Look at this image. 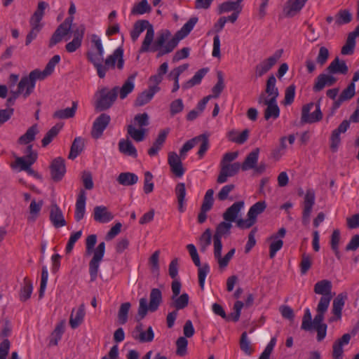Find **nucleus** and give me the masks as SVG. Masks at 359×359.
Returning a JSON list of instances; mask_svg holds the SVG:
<instances>
[{"label":"nucleus","mask_w":359,"mask_h":359,"mask_svg":"<svg viewBox=\"0 0 359 359\" xmlns=\"http://www.w3.org/2000/svg\"><path fill=\"white\" fill-rule=\"evenodd\" d=\"M197 21L198 18L196 17L190 18L175 34V36L168 41H167L170 36V33L168 32L161 33L158 35L153 44L152 42L154 37V30L153 26L149 25L140 47V53L157 51L158 57L171 53L177 46L179 41L188 36V34L191 32Z\"/></svg>","instance_id":"obj_1"},{"label":"nucleus","mask_w":359,"mask_h":359,"mask_svg":"<svg viewBox=\"0 0 359 359\" xmlns=\"http://www.w3.org/2000/svg\"><path fill=\"white\" fill-rule=\"evenodd\" d=\"M103 56L104 53L100 55V52L98 51H90L87 53L88 60L94 65L100 78L105 76L106 72L109 69L114 68L116 62L117 67L119 69L123 67V50L121 48H116L111 55H109L104 61V65L102 63Z\"/></svg>","instance_id":"obj_2"},{"label":"nucleus","mask_w":359,"mask_h":359,"mask_svg":"<svg viewBox=\"0 0 359 359\" xmlns=\"http://www.w3.org/2000/svg\"><path fill=\"white\" fill-rule=\"evenodd\" d=\"M60 61V55H55L49 60L43 70L36 69L32 71L28 76H23L18 83V90L33 89L35 87L36 81L43 80L50 75Z\"/></svg>","instance_id":"obj_3"},{"label":"nucleus","mask_w":359,"mask_h":359,"mask_svg":"<svg viewBox=\"0 0 359 359\" xmlns=\"http://www.w3.org/2000/svg\"><path fill=\"white\" fill-rule=\"evenodd\" d=\"M97 242V236L95 234L90 235L86 241V252L90 255L93 252V257L89 263V273L91 281L95 280L97 276L100 264L102 262L105 252V243L101 242L93 250Z\"/></svg>","instance_id":"obj_4"},{"label":"nucleus","mask_w":359,"mask_h":359,"mask_svg":"<svg viewBox=\"0 0 359 359\" xmlns=\"http://www.w3.org/2000/svg\"><path fill=\"white\" fill-rule=\"evenodd\" d=\"M76 6L73 1H70V6L68 11L69 16L67 18L65 21L61 23L53 34L52 35L48 46L53 47L57 43H60L66 36H67L71 30L72 22L74 21L73 15L76 13Z\"/></svg>","instance_id":"obj_5"},{"label":"nucleus","mask_w":359,"mask_h":359,"mask_svg":"<svg viewBox=\"0 0 359 359\" xmlns=\"http://www.w3.org/2000/svg\"><path fill=\"white\" fill-rule=\"evenodd\" d=\"M323 116L320 109V100H319L316 102H309L302 107L301 122L309 124L317 123L322 120Z\"/></svg>","instance_id":"obj_6"},{"label":"nucleus","mask_w":359,"mask_h":359,"mask_svg":"<svg viewBox=\"0 0 359 359\" xmlns=\"http://www.w3.org/2000/svg\"><path fill=\"white\" fill-rule=\"evenodd\" d=\"M266 208V203L264 201H258L252 205L248 212L247 219H238L236 224L240 229H249L257 222V217L262 214Z\"/></svg>","instance_id":"obj_7"},{"label":"nucleus","mask_w":359,"mask_h":359,"mask_svg":"<svg viewBox=\"0 0 359 359\" xmlns=\"http://www.w3.org/2000/svg\"><path fill=\"white\" fill-rule=\"evenodd\" d=\"M332 284L329 280H322L318 281L313 288V291L317 294H320L322 297L320 299L318 304L322 302L325 303V305H329L334 296L332 293Z\"/></svg>","instance_id":"obj_8"},{"label":"nucleus","mask_w":359,"mask_h":359,"mask_svg":"<svg viewBox=\"0 0 359 359\" xmlns=\"http://www.w3.org/2000/svg\"><path fill=\"white\" fill-rule=\"evenodd\" d=\"M283 50H277L271 56L260 62L255 67L256 76H262L268 72L281 57Z\"/></svg>","instance_id":"obj_9"},{"label":"nucleus","mask_w":359,"mask_h":359,"mask_svg":"<svg viewBox=\"0 0 359 359\" xmlns=\"http://www.w3.org/2000/svg\"><path fill=\"white\" fill-rule=\"evenodd\" d=\"M117 97L116 91H97L95 94V107L99 111L109 108Z\"/></svg>","instance_id":"obj_10"},{"label":"nucleus","mask_w":359,"mask_h":359,"mask_svg":"<svg viewBox=\"0 0 359 359\" xmlns=\"http://www.w3.org/2000/svg\"><path fill=\"white\" fill-rule=\"evenodd\" d=\"M241 169V163L238 162L220 165V172L217 177V182L219 184L226 182L229 177L236 175Z\"/></svg>","instance_id":"obj_11"},{"label":"nucleus","mask_w":359,"mask_h":359,"mask_svg":"<svg viewBox=\"0 0 359 359\" xmlns=\"http://www.w3.org/2000/svg\"><path fill=\"white\" fill-rule=\"evenodd\" d=\"M111 118L107 114H100L93 122L91 135L94 139L100 138L108 126Z\"/></svg>","instance_id":"obj_12"},{"label":"nucleus","mask_w":359,"mask_h":359,"mask_svg":"<svg viewBox=\"0 0 359 359\" xmlns=\"http://www.w3.org/2000/svg\"><path fill=\"white\" fill-rule=\"evenodd\" d=\"M315 192L313 189H308L306 192L304 200V210L302 221L306 224L309 222V218L315 203Z\"/></svg>","instance_id":"obj_13"},{"label":"nucleus","mask_w":359,"mask_h":359,"mask_svg":"<svg viewBox=\"0 0 359 359\" xmlns=\"http://www.w3.org/2000/svg\"><path fill=\"white\" fill-rule=\"evenodd\" d=\"M50 168L52 179L55 182L60 181L66 172L65 160L60 157L55 158Z\"/></svg>","instance_id":"obj_14"},{"label":"nucleus","mask_w":359,"mask_h":359,"mask_svg":"<svg viewBox=\"0 0 359 359\" xmlns=\"http://www.w3.org/2000/svg\"><path fill=\"white\" fill-rule=\"evenodd\" d=\"M232 227L231 222L224 221L220 222L213 236V245H217L219 249L222 244V238L223 236H227L231 233V229Z\"/></svg>","instance_id":"obj_15"},{"label":"nucleus","mask_w":359,"mask_h":359,"mask_svg":"<svg viewBox=\"0 0 359 359\" xmlns=\"http://www.w3.org/2000/svg\"><path fill=\"white\" fill-rule=\"evenodd\" d=\"M182 157L177 153L171 151L168 154V163L171 171L178 177H181L184 173L182 166Z\"/></svg>","instance_id":"obj_16"},{"label":"nucleus","mask_w":359,"mask_h":359,"mask_svg":"<svg viewBox=\"0 0 359 359\" xmlns=\"http://www.w3.org/2000/svg\"><path fill=\"white\" fill-rule=\"evenodd\" d=\"M346 299L347 294L346 293H340L333 300L332 313H333L334 316L330 318V322L341 319V311L344 306Z\"/></svg>","instance_id":"obj_17"},{"label":"nucleus","mask_w":359,"mask_h":359,"mask_svg":"<svg viewBox=\"0 0 359 359\" xmlns=\"http://www.w3.org/2000/svg\"><path fill=\"white\" fill-rule=\"evenodd\" d=\"M339 91H327V96L334 100L333 109L334 110L338 109L341 104L351 100L355 95V91H341L338 95Z\"/></svg>","instance_id":"obj_18"},{"label":"nucleus","mask_w":359,"mask_h":359,"mask_svg":"<svg viewBox=\"0 0 359 359\" xmlns=\"http://www.w3.org/2000/svg\"><path fill=\"white\" fill-rule=\"evenodd\" d=\"M50 220L55 228H60L67 224L62 211L57 204H52L50 206Z\"/></svg>","instance_id":"obj_19"},{"label":"nucleus","mask_w":359,"mask_h":359,"mask_svg":"<svg viewBox=\"0 0 359 359\" xmlns=\"http://www.w3.org/2000/svg\"><path fill=\"white\" fill-rule=\"evenodd\" d=\"M337 81V78L332 73H323L317 76L315 81L314 88L321 90L325 87L333 86Z\"/></svg>","instance_id":"obj_20"},{"label":"nucleus","mask_w":359,"mask_h":359,"mask_svg":"<svg viewBox=\"0 0 359 359\" xmlns=\"http://www.w3.org/2000/svg\"><path fill=\"white\" fill-rule=\"evenodd\" d=\"M307 0H288L284 8L283 13L286 17H293L304 6Z\"/></svg>","instance_id":"obj_21"},{"label":"nucleus","mask_w":359,"mask_h":359,"mask_svg":"<svg viewBox=\"0 0 359 359\" xmlns=\"http://www.w3.org/2000/svg\"><path fill=\"white\" fill-rule=\"evenodd\" d=\"M244 208V202L241 201L234 203L223 213V219L226 222H236L241 210Z\"/></svg>","instance_id":"obj_22"},{"label":"nucleus","mask_w":359,"mask_h":359,"mask_svg":"<svg viewBox=\"0 0 359 359\" xmlns=\"http://www.w3.org/2000/svg\"><path fill=\"white\" fill-rule=\"evenodd\" d=\"M351 338V335L346 333L334 341L332 346V357L334 359H342L344 353L343 346L349 343Z\"/></svg>","instance_id":"obj_23"},{"label":"nucleus","mask_w":359,"mask_h":359,"mask_svg":"<svg viewBox=\"0 0 359 359\" xmlns=\"http://www.w3.org/2000/svg\"><path fill=\"white\" fill-rule=\"evenodd\" d=\"M114 218L111 212H109L106 206H95L93 210V219L100 223H107Z\"/></svg>","instance_id":"obj_24"},{"label":"nucleus","mask_w":359,"mask_h":359,"mask_svg":"<svg viewBox=\"0 0 359 359\" xmlns=\"http://www.w3.org/2000/svg\"><path fill=\"white\" fill-rule=\"evenodd\" d=\"M86 194L83 189L79 191L77 196L74 217L77 222L81 220L85 215L86 212Z\"/></svg>","instance_id":"obj_25"},{"label":"nucleus","mask_w":359,"mask_h":359,"mask_svg":"<svg viewBox=\"0 0 359 359\" xmlns=\"http://www.w3.org/2000/svg\"><path fill=\"white\" fill-rule=\"evenodd\" d=\"M222 245H220L219 248H217V245H214V257L217 261L219 266L220 268H225L228 266L229 262L233 257L236 250L232 248L230 250L224 257H222Z\"/></svg>","instance_id":"obj_26"},{"label":"nucleus","mask_w":359,"mask_h":359,"mask_svg":"<svg viewBox=\"0 0 359 359\" xmlns=\"http://www.w3.org/2000/svg\"><path fill=\"white\" fill-rule=\"evenodd\" d=\"M35 162L34 155L30 156L29 158L26 156H17L15 158V161L11 164V167L13 170L21 172L25 170H27L29 168V165H32Z\"/></svg>","instance_id":"obj_27"},{"label":"nucleus","mask_w":359,"mask_h":359,"mask_svg":"<svg viewBox=\"0 0 359 359\" xmlns=\"http://www.w3.org/2000/svg\"><path fill=\"white\" fill-rule=\"evenodd\" d=\"M348 67L344 60H340L339 57L334 58L326 68V72L332 73L335 76L336 74H346Z\"/></svg>","instance_id":"obj_28"},{"label":"nucleus","mask_w":359,"mask_h":359,"mask_svg":"<svg viewBox=\"0 0 359 359\" xmlns=\"http://www.w3.org/2000/svg\"><path fill=\"white\" fill-rule=\"evenodd\" d=\"M119 151L128 156L133 158L137 157V151L132 142L128 139H121L118 144Z\"/></svg>","instance_id":"obj_29"},{"label":"nucleus","mask_w":359,"mask_h":359,"mask_svg":"<svg viewBox=\"0 0 359 359\" xmlns=\"http://www.w3.org/2000/svg\"><path fill=\"white\" fill-rule=\"evenodd\" d=\"M259 154V149L256 148L248 154L243 163L241 164V170L246 171L251 169H255L258 162Z\"/></svg>","instance_id":"obj_30"},{"label":"nucleus","mask_w":359,"mask_h":359,"mask_svg":"<svg viewBox=\"0 0 359 359\" xmlns=\"http://www.w3.org/2000/svg\"><path fill=\"white\" fill-rule=\"evenodd\" d=\"M169 129H164L159 132L157 138L153 143L151 148L148 150V154L150 156H156L158 151L161 149L164 142H165Z\"/></svg>","instance_id":"obj_31"},{"label":"nucleus","mask_w":359,"mask_h":359,"mask_svg":"<svg viewBox=\"0 0 359 359\" xmlns=\"http://www.w3.org/2000/svg\"><path fill=\"white\" fill-rule=\"evenodd\" d=\"M85 313V306L83 304H81L76 310H72L69 319V325L72 328L75 329L81 324Z\"/></svg>","instance_id":"obj_32"},{"label":"nucleus","mask_w":359,"mask_h":359,"mask_svg":"<svg viewBox=\"0 0 359 359\" xmlns=\"http://www.w3.org/2000/svg\"><path fill=\"white\" fill-rule=\"evenodd\" d=\"M138 176L130 172H121L117 177V182L119 184L130 187L135 184L138 182Z\"/></svg>","instance_id":"obj_33"},{"label":"nucleus","mask_w":359,"mask_h":359,"mask_svg":"<svg viewBox=\"0 0 359 359\" xmlns=\"http://www.w3.org/2000/svg\"><path fill=\"white\" fill-rule=\"evenodd\" d=\"M151 25L149 21L146 20H137L133 25V28L130 32V37L133 42L136 41L140 35L147 28Z\"/></svg>","instance_id":"obj_34"},{"label":"nucleus","mask_w":359,"mask_h":359,"mask_svg":"<svg viewBox=\"0 0 359 359\" xmlns=\"http://www.w3.org/2000/svg\"><path fill=\"white\" fill-rule=\"evenodd\" d=\"M149 309L150 311H156L162 302V293L158 288H154L150 293Z\"/></svg>","instance_id":"obj_35"},{"label":"nucleus","mask_w":359,"mask_h":359,"mask_svg":"<svg viewBox=\"0 0 359 359\" xmlns=\"http://www.w3.org/2000/svg\"><path fill=\"white\" fill-rule=\"evenodd\" d=\"M146 128H137L134 125L130 124L127 126L128 135L135 142H142L144 140Z\"/></svg>","instance_id":"obj_36"},{"label":"nucleus","mask_w":359,"mask_h":359,"mask_svg":"<svg viewBox=\"0 0 359 359\" xmlns=\"http://www.w3.org/2000/svg\"><path fill=\"white\" fill-rule=\"evenodd\" d=\"M175 194L178 202V210L180 212H184L185 210V196L186 188L185 184L182 182L178 183L175 188Z\"/></svg>","instance_id":"obj_37"},{"label":"nucleus","mask_w":359,"mask_h":359,"mask_svg":"<svg viewBox=\"0 0 359 359\" xmlns=\"http://www.w3.org/2000/svg\"><path fill=\"white\" fill-rule=\"evenodd\" d=\"M171 300L170 306L175 308L177 311L183 309L188 306L189 297L188 294L183 293L178 296H172Z\"/></svg>","instance_id":"obj_38"},{"label":"nucleus","mask_w":359,"mask_h":359,"mask_svg":"<svg viewBox=\"0 0 359 359\" xmlns=\"http://www.w3.org/2000/svg\"><path fill=\"white\" fill-rule=\"evenodd\" d=\"M249 136V130H244L242 133H238L236 130H231L227 133V137L231 142L241 144L248 140Z\"/></svg>","instance_id":"obj_39"},{"label":"nucleus","mask_w":359,"mask_h":359,"mask_svg":"<svg viewBox=\"0 0 359 359\" xmlns=\"http://www.w3.org/2000/svg\"><path fill=\"white\" fill-rule=\"evenodd\" d=\"M83 147V139L81 137H76L72 144L68 158L72 160L76 158L81 153Z\"/></svg>","instance_id":"obj_40"},{"label":"nucleus","mask_w":359,"mask_h":359,"mask_svg":"<svg viewBox=\"0 0 359 359\" xmlns=\"http://www.w3.org/2000/svg\"><path fill=\"white\" fill-rule=\"evenodd\" d=\"M42 206V201H39L38 202H36L35 200L32 201L29 207V215L27 216L28 222H35L39 215Z\"/></svg>","instance_id":"obj_41"},{"label":"nucleus","mask_w":359,"mask_h":359,"mask_svg":"<svg viewBox=\"0 0 359 359\" xmlns=\"http://www.w3.org/2000/svg\"><path fill=\"white\" fill-rule=\"evenodd\" d=\"M328 307L329 305H325V304L323 302L321 304H318L316 308L317 314L315 316L314 319L312 321L313 327L325 325V323H323V321L324 320V315L327 311Z\"/></svg>","instance_id":"obj_42"},{"label":"nucleus","mask_w":359,"mask_h":359,"mask_svg":"<svg viewBox=\"0 0 359 359\" xmlns=\"http://www.w3.org/2000/svg\"><path fill=\"white\" fill-rule=\"evenodd\" d=\"M33 291V285L32 281L25 277L23 279V285L20 292V299L22 302L29 299Z\"/></svg>","instance_id":"obj_43"},{"label":"nucleus","mask_w":359,"mask_h":359,"mask_svg":"<svg viewBox=\"0 0 359 359\" xmlns=\"http://www.w3.org/2000/svg\"><path fill=\"white\" fill-rule=\"evenodd\" d=\"M38 133L39 130L37 125H33L29 128H28L27 132L23 135L20 137L18 139V142L22 144H27L34 140L35 136Z\"/></svg>","instance_id":"obj_44"},{"label":"nucleus","mask_w":359,"mask_h":359,"mask_svg":"<svg viewBox=\"0 0 359 359\" xmlns=\"http://www.w3.org/2000/svg\"><path fill=\"white\" fill-rule=\"evenodd\" d=\"M48 7V4L45 1H39L37 5V8L33 15L31 16L29 21L37 24H41V21L44 15L45 10Z\"/></svg>","instance_id":"obj_45"},{"label":"nucleus","mask_w":359,"mask_h":359,"mask_svg":"<svg viewBox=\"0 0 359 359\" xmlns=\"http://www.w3.org/2000/svg\"><path fill=\"white\" fill-rule=\"evenodd\" d=\"M76 109L77 102H73L72 107L56 111L53 114V117L60 119L72 118L74 116Z\"/></svg>","instance_id":"obj_46"},{"label":"nucleus","mask_w":359,"mask_h":359,"mask_svg":"<svg viewBox=\"0 0 359 359\" xmlns=\"http://www.w3.org/2000/svg\"><path fill=\"white\" fill-rule=\"evenodd\" d=\"M151 11V7L149 4L147 0H142L138 4H136L133 6L131 10V14L135 15H140L144 13H150Z\"/></svg>","instance_id":"obj_47"},{"label":"nucleus","mask_w":359,"mask_h":359,"mask_svg":"<svg viewBox=\"0 0 359 359\" xmlns=\"http://www.w3.org/2000/svg\"><path fill=\"white\" fill-rule=\"evenodd\" d=\"M155 95V91H142L135 101V107H142L149 102Z\"/></svg>","instance_id":"obj_48"},{"label":"nucleus","mask_w":359,"mask_h":359,"mask_svg":"<svg viewBox=\"0 0 359 359\" xmlns=\"http://www.w3.org/2000/svg\"><path fill=\"white\" fill-rule=\"evenodd\" d=\"M352 20V14L349 11L344 9L339 10L335 15L334 23L337 26L348 24Z\"/></svg>","instance_id":"obj_49"},{"label":"nucleus","mask_w":359,"mask_h":359,"mask_svg":"<svg viewBox=\"0 0 359 359\" xmlns=\"http://www.w3.org/2000/svg\"><path fill=\"white\" fill-rule=\"evenodd\" d=\"M278 91H263L259 97V103L266 106L276 100Z\"/></svg>","instance_id":"obj_50"},{"label":"nucleus","mask_w":359,"mask_h":359,"mask_svg":"<svg viewBox=\"0 0 359 359\" xmlns=\"http://www.w3.org/2000/svg\"><path fill=\"white\" fill-rule=\"evenodd\" d=\"M240 348L247 355H250L254 352V348L246 332H243L241 334L240 339Z\"/></svg>","instance_id":"obj_51"},{"label":"nucleus","mask_w":359,"mask_h":359,"mask_svg":"<svg viewBox=\"0 0 359 359\" xmlns=\"http://www.w3.org/2000/svg\"><path fill=\"white\" fill-rule=\"evenodd\" d=\"M208 72V68H203L199 69L198 72H196L194 76L185 83L184 87L186 88H192L196 84L200 83L202 79L205 76Z\"/></svg>","instance_id":"obj_52"},{"label":"nucleus","mask_w":359,"mask_h":359,"mask_svg":"<svg viewBox=\"0 0 359 359\" xmlns=\"http://www.w3.org/2000/svg\"><path fill=\"white\" fill-rule=\"evenodd\" d=\"M196 138H198L197 144L198 143H201L197 154L198 156V158L201 159L203 158L205 154L209 149V140L208 135H206L205 134L196 136Z\"/></svg>","instance_id":"obj_53"},{"label":"nucleus","mask_w":359,"mask_h":359,"mask_svg":"<svg viewBox=\"0 0 359 359\" xmlns=\"http://www.w3.org/2000/svg\"><path fill=\"white\" fill-rule=\"evenodd\" d=\"M187 65H184L175 68L170 72L168 75L169 79L172 80L174 81V87L172 90H179V76L180 74H182L185 69H187Z\"/></svg>","instance_id":"obj_54"},{"label":"nucleus","mask_w":359,"mask_h":359,"mask_svg":"<svg viewBox=\"0 0 359 359\" xmlns=\"http://www.w3.org/2000/svg\"><path fill=\"white\" fill-rule=\"evenodd\" d=\"M280 109L276 103V100L271 102L270 104L266 105V108L264 111V118L266 120L270 118L276 119L279 116Z\"/></svg>","instance_id":"obj_55"},{"label":"nucleus","mask_w":359,"mask_h":359,"mask_svg":"<svg viewBox=\"0 0 359 359\" xmlns=\"http://www.w3.org/2000/svg\"><path fill=\"white\" fill-rule=\"evenodd\" d=\"M131 304L130 302L121 304L118 311V320L121 325H124L128 321V313L130 309Z\"/></svg>","instance_id":"obj_56"},{"label":"nucleus","mask_w":359,"mask_h":359,"mask_svg":"<svg viewBox=\"0 0 359 359\" xmlns=\"http://www.w3.org/2000/svg\"><path fill=\"white\" fill-rule=\"evenodd\" d=\"M29 24L31 26V30L29 31V32L27 34V35L26 36V40H25L26 46L29 45L32 43V41L36 38L38 34L39 33V32L41 31V29H42V27H43L42 24H37V23L33 22H30V21H29Z\"/></svg>","instance_id":"obj_57"},{"label":"nucleus","mask_w":359,"mask_h":359,"mask_svg":"<svg viewBox=\"0 0 359 359\" xmlns=\"http://www.w3.org/2000/svg\"><path fill=\"white\" fill-rule=\"evenodd\" d=\"M211 238H212V233L211 230L210 229H207L203 234L201 236L199 241H198V245L200 247V250L201 252H205L208 247L211 243Z\"/></svg>","instance_id":"obj_58"},{"label":"nucleus","mask_w":359,"mask_h":359,"mask_svg":"<svg viewBox=\"0 0 359 359\" xmlns=\"http://www.w3.org/2000/svg\"><path fill=\"white\" fill-rule=\"evenodd\" d=\"M355 46V37L353 34H349L345 45L342 47L341 53L342 55H351L353 53Z\"/></svg>","instance_id":"obj_59"},{"label":"nucleus","mask_w":359,"mask_h":359,"mask_svg":"<svg viewBox=\"0 0 359 359\" xmlns=\"http://www.w3.org/2000/svg\"><path fill=\"white\" fill-rule=\"evenodd\" d=\"M340 241V231L339 229H335L333 231L332 234L331 236L330 240V245L332 250L334 251L337 259H340L341 255L339 250V244Z\"/></svg>","instance_id":"obj_60"},{"label":"nucleus","mask_w":359,"mask_h":359,"mask_svg":"<svg viewBox=\"0 0 359 359\" xmlns=\"http://www.w3.org/2000/svg\"><path fill=\"white\" fill-rule=\"evenodd\" d=\"M61 128L62 127L58 126V125H56V126L52 127L46 133V134L44 136V137L43 138V140L41 141L42 146L45 147L47 145H48L52 142L53 138L55 137L57 135V134H58L59 131L60 130Z\"/></svg>","instance_id":"obj_61"},{"label":"nucleus","mask_w":359,"mask_h":359,"mask_svg":"<svg viewBox=\"0 0 359 359\" xmlns=\"http://www.w3.org/2000/svg\"><path fill=\"white\" fill-rule=\"evenodd\" d=\"M214 191L213 189H208L203 198V203L201 208H203L204 211H210L212 208L214 203Z\"/></svg>","instance_id":"obj_62"},{"label":"nucleus","mask_w":359,"mask_h":359,"mask_svg":"<svg viewBox=\"0 0 359 359\" xmlns=\"http://www.w3.org/2000/svg\"><path fill=\"white\" fill-rule=\"evenodd\" d=\"M242 8H238L236 3L232 1L223 2L219 6V13H227L230 11H238L241 13Z\"/></svg>","instance_id":"obj_63"},{"label":"nucleus","mask_w":359,"mask_h":359,"mask_svg":"<svg viewBox=\"0 0 359 359\" xmlns=\"http://www.w3.org/2000/svg\"><path fill=\"white\" fill-rule=\"evenodd\" d=\"M188 341L184 337H180L176 341V354L180 356H184L187 353Z\"/></svg>","instance_id":"obj_64"}]
</instances>
